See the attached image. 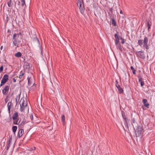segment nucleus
Segmentation results:
<instances>
[{"label": "nucleus", "instance_id": "nucleus-1", "mask_svg": "<svg viewBox=\"0 0 155 155\" xmlns=\"http://www.w3.org/2000/svg\"><path fill=\"white\" fill-rule=\"evenodd\" d=\"M148 38L146 36H145L143 40L140 39L138 41V44L140 46L143 45V47L144 48H146L147 50L149 49L148 43Z\"/></svg>", "mask_w": 155, "mask_h": 155}, {"label": "nucleus", "instance_id": "nucleus-2", "mask_svg": "<svg viewBox=\"0 0 155 155\" xmlns=\"http://www.w3.org/2000/svg\"><path fill=\"white\" fill-rule=\"evenodd\" d=\"M77 4L81 13L83 14L84 10V5L83 0H78Z\"/></svg>", "mask_w": 155, "mask_h": 155}, {"label": "nucleus", "instance_id": "nucleus-3", "mask_svg": "<svg viewBox=\"0 0 155 155\" xmlns=\"http://www.w3.org/2000/svg\"><path fill=\"white\" fill-rule=\"evenodd\" d=\"M8 75L6 74L4 75L1 81L0 87L3 85L8 81Z\"/></svg>", "mask_w": 155, "mask_h": 155}, {"label": "nucleus", "instance_id": "nucleus-4", "mask_svg": "<svg viewBox=\"0 0 155 155\" xmlns=\"http://www.w3.org/2000/svg\"><path fill=\"white\" fill-rule=\"evenodd\" d=\"M135 53L137 57H139L142 59H144L145 58V55L143 51H137Z\"/></svg>", "mask_w": 155, "mask_h": 155}, {"label": "nucleus", "instance_id": "nucleus-5", "mask_svg": "<svg viewBox=\"0 0 155 155\" xmlns=\"http://www.w3.org/2000/svg\"><path fill=\"white\" fill-rule=\"evenodd\" d=\"M10 87L9 86L6 85L5 86L2 90V93L4 95H6L9 91Z\"/></svg>", "mask_w": 155, "mask_h": 155}, {"label": "nucleus", "instance_id": "nucleus-6", "mask_svg": "<svg viewBox=\"0 0 155 155\" xmlns=\"http://www.w3.org/2000/svg\"><path fill=\"white\" fill-rule=\"evenodd\" d=\"M19 104L20 105L27 106V102L26 101H25L24 98H22L20 101Z\"/></svg>", "mask_w": 155, "mask_h": 155}, {"label": "nucleus", "instance_id": "nucleus-7", "mask_svg": "<svg viewBox=\"0 0 155 155\" xmlns=\"http://www.w3.org/2000/svg\"><path fill=\"white\" fill-rule=\"evenodd\" d=\"M143 130V129L142 128V127H141V126H138V127H137V134H136V135H137V137H140L141 134V133H142V131Z\"/></svg>", "mask_w": 155, "mask_h": 155}, {"label": "nucleus", "instance_id": "nucleus-8", "mask_svg": "<svg viewBox=\"0 0 155 155\" xmlns=\"http://www.w3.org/2000/svg\"><path fill=\"white\" fill-rule=\"evenodd\" d=\"M28 82V85L29 86H33L34 85V83L33 82V80L31 76H28L27 78Z\"/></svg>", "mask_w": 155, "mask_h": 155}, {"label": "nucleus", "instance_id": "nucleus-9", "mask_svg": "<svg viewBox=\"0 0 155 155\" xmlns=\"http://www.w3.org/2000/svg\"><path fill=\"white\" fill-rule=\"evenodd\" d=\"M118 33L117 32L114 35V36L115 38V39L114 40L115 43L119 42V40L120 39V37H121L118 36Z\"/></svg>", "mask_w": 155, "mask_h": 155}, {"label": "nucleus", "instance_id": "nucleus-10", "mask_svg": "<svg viewBox=\"0 0 155 155\" xmlns=\"http://www.w3.org/2000/svg\"><path fill=\"white\" fill-rule=\"evenodd\" d=\"M142 102L144 106L148 108L149 104L148 103L147 100L146 99H144L143 100Z\"/></svg>", "mask_w": 155, "mask_h": 155}, {"label": "nucleus", "instance_id": "nucleus-11", "mask_svg": "<svg viewBox=\"0 0 155 155\" xmlns=\"http://www.w3.org/2000/svg\"><path fill=\"white\" fill-rule=\"evenodd\" d=\"M12 138L11 137L9 139L8 141H7V142H6L7 144H6V145L7 150H8V149H9L10 147V144L12 142Z\"/></svg>", "mask_w": 155, "mask_h": 155}, {"label": "nucleus", "instance_id": "nucleus-12", "mask_svg": "<svg viewBox=\"0 0 155 155\" xmlns=\"http://www.w3.org/2000/svg\"><path fill=\"white\" fill-rule=\"evenodd\" d=\"M115 44L117 48L119 49L121 51H122V49L119 42H115Z\"/></svg>", "mask_w": 155, "mask_h": 155}, {"label": "nucleus", "instance_id": "nucleus-13", "mask_svg": "<svg viewBox=\"0 0 155 155\" xmlns=\"http://www.w3.org/2000/svg\"><path fill=\"white\" fill-rule=\"evenodd\" d=\"M13 106L11 101L9 102L8 104V109L9 113L10 112V109Z\"/></svg>", "mask_w": 155, "mask_h": 155}, {"label": "nucleus", "instance_id": "nucleus-14", "mask_svg": "<svg viewBox=\"0 0 155 155\" xmlns=\"http://www.w3.org/2000/svg\"><path fill=\"white\" fill-rule=\"evenodd\" d=\"M24 130L23 129H21L19 130L18 133L19 138L21 137L24 134Z\"/></svg>", "mask_w": 155, "mask_h": 155}, {"label": "nucleus", "instance_id": "nucleus-15", "mask_svg": "<svg viewBox=\"0 0 155 155\" xmlns=\"http://www.w3.org/2000/svg\"><path fill=\"white\" fill-rule=\"evenodd\" d=\"M138 78L139 82L140 83L141 86H143L144 84V82L142 81V78L141 77H139Z\"/></svg>", "mask_w": 155, "mask_h": 155}, {"label": "nucleus", "instance_id": "nucleus-16", "mask_svg": "<svg viewBox=\"0 0 155 155\" xmlns=\"http://www.w3.org/2000/svg\"><path fill=\"white\" fill-rule=\"evenodd\" d=\"M18 113L17 112H16L13 115L12 118L13 120H15L16 119L18 118Z\"/></svg>", "mask_w": 155, "mask_h": 155}, {"label": "nucleus", "instance_id": "nucleus-17", "mask_svg": "<svg viewBox=\"0 0 155 155\" xmlns=\"http://www.w3.org/2000/svg\"><path fill=\"white\" fill-rule=\"evenodd\" d=\"M125 122L124 124L126 126L128 125V124L129 123V120L128 119L127 117H124V118H123Z\"/></svg>", "mask_w": 155, "mask_h": 155}, {"label": "nucleus", "instance_id": "nucleus-18", "mask_svg": "<svg viewBox=\"0 0 155 155\" xmlns=\"http://www.w3.org/2000/svg\"><path fill=\"white\" fill-rule=\"evenodd\" d=\"M13 123L15 124H19L20 120H19L18 118L16 119L15 120H13Z\"/></svg>", "mask_w": 155, "mask_h": 155}, {"label": "nucleus", "instance_id": "nucleus-19", "mask_svg": "<svg viewBox=\"0 0 155 155\" xmlns=\"http://www.w3.org/2000/svg\"><path fill=\"white\" fill-rule=\"evenodd\" d=\"M116 87L117 88L119 93L120 94L122 93L123 91V90L122 88L120 87V86L119 85Z\"/></svg>", "mask_w": 155, "mask_h": 155}, {"label": "nucleus", "instance_id": "nucleus-20", "mask_svg": "<svg viewBox=\"0 0 155 155\" xmlns=\"http://www.w3.org/2000/svg\"><path fill=\"white\" fill-rule=\"evenodd\" d=\"M27 106H24L20 105V110L21 112H24L25 109V108Z\"/></svg>", "mask_w": 155, "mask_h": 155}, {"label": "nucleus", "instance_id": "nucleus-21", "mask_svg": "<svg viewBox=\"0 0 155 155\" xmlns=\"http://www.w3.org/2000/svg\"><path fill=\"white\" fill-rule=\"evenodd\" d=\"M24 74H25V72L23 71H21L20 72V74L19 77V78L20 79L22 78Z\"/></svg>", "mask_w": 155, "mask_h": 155}, {"label": "nucleus", "instance_id": "nucleus-22", "mask_svg": "<svg viewBox=\"0 0 155 155\" xmlns=\"http://www.w3.org/2000/svg\"><path fill=\"white\" fill-rule=\"evenodd\" d=\"M21 54L20 52H18L17 53H15V56L16 57H18V58H19V57H21Z\"/></svg>", "mask_w": 155, "mask_h": 155}, {"label": "nucleus", "instance_id": "nucleus-23", "mask_svg": "<svg viewBox=\"0 0 155 155\" xmlns=\"http://www.w3.org/2000/svg\"><path fill=\"white\" fill-rule=\"evenodd\" d=\"M17 129V127L16 126H14L12 127V130L13 132L15 134Z\"/></svg>", "mask_w": 155, "mask_h": 155}, {"label": "nucleus", "instance_id": "nucleus-24", "mask_svg": "<svg viewBox=\"0 0 155 155\" xmlns=\"http://www.w3.org/2000/svg\"><path fill=\"white\" fill-rule=\"evenodd\" d=\"M18 38L16 34L15 33L14 34L13 36V39L14 40H17Z\"/></svg>", "mask_w": 155, "mask_h": 155}, {"label": "nucleus", "instance_id": "nucleus-25", "mask_svg": "<svg viewBox=\"0 0 155 155\" xmlns=\"http://www.w3.org/2000/svg\"><path fill=\"white\" fill-rule=\"evenodd\" d=\"M111 22L112 24L114 26H116V22L115 21V20L114 18H112L111 19Z\"/></svg>", "mask_w": 155, "mask_h": 155}, {"label": "nucleus", "instance_id": "nucleus-26", "mask_svg": "<svg viewBox=\"0 0 155 155\" xmlns=\"http://www.w3.org/2000/svg\"><path fill=\"white\" fill-rule=\"evenodd\" d=\"M11 0H9V1L7 2V4L8 6L9 7H11L12 6V4L11 3Z\"/></svg>", "mask_w": 155, "mask_h": 155}, {"label": "nucleus", "instance_id": "nucleus-27", "mask_svg": "<svg viewBox=\"0 0 155 155\" xmlns=\"http://www.w3.org/2000/svg\"><path fill=\"white\" fill-rule=\"evenodd\" d=\"M17 40H14L13 41V44L15 46H16L17 47H18V44Z\"/></svg>", "mask_w": 155, "mask_h": 155}, {"label": "nucleus", "instance_id": "nucleus-28", "mask_svg": "<svg viewBox=\"0 0 155 155\" xmlns=\"http://www.w3.org/2000/svg\"><path fill=\"white\" fill-rule=\"evenodd\" d=\"M130 69L132 70L133 74H136V71L135 70L133 66H131L130 67Z\"/></svg>", "mask_w": 155, "mask_h": 155}, {"label": "nucleus", "instance_id": "nucleus-29", "mask_svg": "<svg viewBox=\"0 0 155 155\" xmlns=\"http://www.w3.org/2000/svg\"><path fill=\"white\" fill-rule=\"evenodd\" d=\"M65 119V116L64 115H62L61 117V120L63 124H64V123Z\"/></svg>", "mask_w": 155, "mask_h": 155}, {"label": "nucleus", "instance_id": "nucleus-30", "mask_svg": "<svg viewBox=\"0 0 155 155\" xmlns=\"http://www.w3.org/2000/svg\"><path fill=\"white\" fill-rule=\"evenodd\" d=\"M21 6L23 7L25 4V1L24 0H21Z\"/></svg>", "mask_w": 155, "mask_h": 155}, {"label": "nucleus", "instance_id": "nucleus-31", "mask_svg": "<svg viewBox=\"0 0 155 155\" xmlns=\"http://www.w3.org/2000/svg\"><path fill=\"white\" fill-rule=\"evenodd\" d=\"M122 115L123 118L126 117L125 115V113L124 111H122Z\"/></svg>", "mask_w": 155, "mask_h": 155}, {"label": "nucleus", "instance_id": "nucleus-32", "mask_svg": "<svg viewBox=\"0 0 155 155\" xmlns=\"http://www.w3.org/2000/svg\"><path fill=\"white\" fill-rule=\"evenodd\" d=\"M120 39L121 40H122V41L121 42V43L122 44H124L125 43V41H124V40L123 39V38L122 37H120Z\"/></svg>", "mask_w": 155, "mask_h": 155}, {"label": "nucleus", "instance_id": "nucleus-33", "mask_svg": "<svg viewBox=\"0 0 155 155\" xmlns=\"http://www.w3.org/2000/svg\"><path fill=\"white\" fill-rule=\"evenodd\" d=\"M119 85V84H118V81L116 80L115 81V86L116 87H117Z\"/></svg>", "mask_w": 155, "mask_h": 155}, {"label": "nucleus", "instance_id": "nucleus-34", "mask_svg": "<svg viewBox=\"0 0 155 155\" xmlns=\"http://www.w3.org/2000/svg\"><path fill=\"white\" fill-rule=\"evenodd\" d=\"M3 71V66L2 65L0 68V72H2Z\"/></svg>", "mask_w": 155, "mask_h": 155}, {"label": "nucleus", "instance_id": "nucleus-35", "mask_svg": "<svg viewBox=\"0 0 155 155\" xmlns=\"http://www.w3.org/2000/svg\"><path fill=\"white\" fill-rule=\"evenodd\" d=\"M18 98H19V97L18 96L16 97V98H15V101L16 102V104H17V100Z\"/></svg>", "mask_w": 155, "mask_h": 155}, {"label": "nucleus", "instance_id": "nucleus-36", "mask_svg": "<svg viewBox=\"0 0 155 155\" xmlns=\"http://www.w3.org/2000/svg\"><path fill=\"white\" fill-rule=\"evenodd\" d=\"M147 25L148 26V30H149V29L150 28V26L149 23L148 22H147Z\"/></svg>", "mask_w": 155, "mask_h": 155}, {"label": "nucleus", "instance_id": "nucleus-37", "mask_svg": "<svg viewBox=\"0 0 155 155\" xmlns=\"http://www.w3.org/2000/svg\"><path fill=\"white\" fill-rule=\"evenodd\" d=\"M40 49L41 50V56L43 57V54H42V49L41 48H40Z\"/></svg>", "mask_w": 155, "mask_h": 155}, {"label": "nucleus", "instance_id": "nucleus-38", "mask_svg": "<svg viewBox=\"0 0 155 155\" xmlns=\"http://www.w3.org/2000/svg\"><path fill=\"white\" fill-rule=\"evenodd\" d=\"M30 118L32 120H33V116L32 114H31V115L30 116Z\"/></svg>", "mask_w": 155, "mask_h": 155}, {"label": "nucleus", "instance_id": "nucleus-39", "mask_svg": "<svg viewBox=\"0 0 155 155\" xmlns=\"http://www.w3.org/2000/svg\"><path fill=\"white\" fill-rule=\"evenodd\" d=\"M21 32H19V33H18V34L17 35L18 36V37H19V36L20 35H21Z\"/></svg>", "mask_w": 155, "mask_h": 155}, {"label": "nucleus", "instance_id": "nucleus-40", "mask_svg": "<svg viewBox=\"0 0 155 155\" xmlns=\"http://www.w3.org/2000/svg\"><path fill=\"white\" fill-rule=\"evenodd\" d=\"M13 82H16V79H15L14 78H13Z\"/></svg>", "mask_w": 155, "mask_h": 155}, {"label": "nucleus", "instance_id": "nucleus-41", "mask_svg": "<svg viewBox=\"0 0 155 155\" xmlns=\"http://www.w3.org/2000/svg\"><path fill=\"white\" fill-rule=\"evenodd\" d=\"M132 122L133 123H134L135 122V119L134 118L132 120Z\"/></svg>", "mask_w": 155, "mask_h": 155}, {"label": "nucleus", "instance_id": "nucleus-42", "mask_svg": "<svg viewBox=\"0 0 155 155\" xmlns=\"http://www.w3.org/2000/svg\"><path fill=\"white\" fill-rule=\"evenodd\" d=\"M18 2V5H20V4H21V1H19Z\"/></svg>", "mask_w": 155, "mask_h": 155}, {"label": "nucleus", "instance_id": "nucleus-43", "mask_svg": "<svg viewBox=\"0 0 155 155\" xmlns=\"http://www.w3.org/2000/svg\"><path fill=\"white\" fill-rule=\"evenodd\" d=\"M3 46H2L1 47V48H0V49L1 50H2L3 49Z\"/></svg>", "mask_w": 155, "mask_h": 155}, {"label": "nucleus", "instance_id": "nucleus-44", "mask_svg": "<svg viewBox=\"0 0 155 155\" xmlns=\"http://www.w3.org/2000/svg\"><path fill=\"white\" fill-rule=\"evenodd\" d=\"M120 14H123V12H122V11H120Z\"/></svg>", "mask_w": 155, "mask_h": 155}, {"label": "nucleus", "instance_id": "nucleus-45", "mask_svg": "<svg viewBox=\"0 0 155 155\" xmlns=\"http://www.w3.org/2000/svg\"><path fill=\"white\" fill-rule=\"evenodd\" d=\"M37 41H38V43H40V42H39V40H38V39L37 38Z\"/></svg>", "mask_w": 155, "mask_h": 155}, {"label": "nucleus", "instance_id": "nucleus-46", "mask_svg": "<svg viewBox=\"0 0 155 155\" xmlns=\"http://www.w3.org/2000/svg\"><path fill=\"white\" fill-rule=\"evenodd\" d=\"M35 147H34V150H35Z\"/></svg>", "mask_w": 155, "mask_h": 155}, {"label": "nucleus", "instance_id": "nucleus-47", "mask_svg": "<svg viewBox=\"0 0 155 155\" xmlns=\"http://www.w3.org/2000/svg\"><path fill=\"white\" fill-rule=\"evenodd\" d=\"M5 102H7V101H6Z\"/></svg>", "mask_w": 155, "mask_h": 155}, {"label": "nucleus", "instance_id": "nucleus-48", "mask_svg": "<svg viewBox=\"0 0 155 155\" xmlns=\"http://www.w3.org/2000/svg\"><path fill=\"white\" fill-rule=\"evenodd\" d=\"M5 102H7V101H6Z\"/></svg>", "mask_w": 155, "mask_h": 155}, {"label": "nucleus", "instance_id": "nucleus-49", "mask_svg": "<svg viewBox=\"0 0 155 155\" xmlns=\"http://www.w3.org/2000/svg\"><path fill=\"white\" fill-rule=\"evenodd\" d=\"M5 102H7V101H6Z\"/></svg>", "mask_w": 155, "mask_h": 155}, {"label": "nucleus", "instance_id": "nucleus-50", "mask_svg": "<svg viewBox=\"0 0 155 155\" xmlns=\"http://www.w3.org/2000/svg\"><path fill=\"white\" fill-rule=\"evenodd\" d=\"M10 1H11V0H10Z\"/></svg>", "mask_w": 155, "mask_h": 155}]
</instances>
